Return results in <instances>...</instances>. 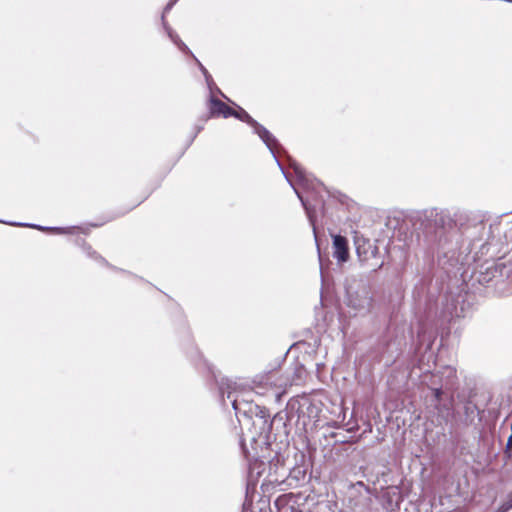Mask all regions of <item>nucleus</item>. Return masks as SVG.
Listing matches in <instances>:
<instances>
[{"instance_id": "1", "label": "nucleus", "mask_w": 512, "mask_h": 512, "mask_svg": "<svg viewBox=\"0 0 512 512\" xmlns=\"http://www.w3.org/2000/svg\"><path fill=\"white\" fill-rule=\"evenodd\" d=\"M208 108L212 117L222 116L224 118H228L231 117L234 112L232 107L215 97L210 98Z\"/></svg>"}, {"instance_id": "4", "label": "nucleus", "mask_w": 512, "mask_h": 512, "mask_svg": "<svg viewBox=\"0 0 512 512\" xmlns=\"http://www.w3.org/2000/svg\"><path fill=\"white\" fill-rule=\"evenodd\" d=\"M80 246L89 257L100 261L101 263H107L106 259L102 257L96 250H94L86 240H82Z\"/></svg>"}, {"instance_id": "10", "label": "nucleus", "mask_w": 512, "mask_h": 512, "mask_svg": "<svg viewBox=\"0 0 512 512\" xmlns=\"http://www.w3.org/2000/svg\"><path fill=\"white\" fill-rule=\"evenodd\" d=\"M176 1H177V0H173V1H171L170 3H168V4H167V6H166V8H165V11L170 10Z\"/></svg>"}, {"instance_id": "6", "label": "nucleus", "mask_w": 512, "mask_h": 512, "mask_svg": "<svg viewBox=\"0 0 512 512\" xmlns=\"http://www.w3.org/2000/svg\"><path fill=\"white\" fill-rule=\"evenodd\" d=\"M227 397H228L229 399H232V405H233V408H234L235 410H238L239 396H238V395L233 396V393H232V392H229Z\"/></svg>"}, {"instance_id": "7", "label": "nucleus", "mask_w": 512, "mask_h": 512, "mask_svg": "<svg viewBox=\"0 0 512 512\" xmlns=\"http://www.w3.org/2000/svg\"><path fill=\"white\" fill-rule=\"evenodd\" d=\"M432 392L435 400L439 403L441 401V396L443 394L442 390L440 388H433Z\"/></svg>"}, {"instance_id": "9", "label": "nucleus", "mask_w": 512, "mask_h": 512, "mask_svg": "<svg viewBox=\"0 0 512 512\" xmlns=\"http://www.w3.org/2000/svg\"><path fill=\"white\" fill-rule=\"evenodd\" d=\"M512 447V434L509 436L507 445H506V451L510 450Z\"/></svg>"}, {"instance_id": "2", "label": "nucleus", "mask_w": 512, "mask_h": 512, "mask_svg": "<svg viewBox=\"0 0 512 512\" xmlns=\"http://www.w3.org/2000/svg\"><path fill=\"white\" fill-rule=\"evenodd\" d=\"M334 257L340 262H345L349 258L348 241L344 236L335 235L333 237Z\"/></svg>"}, {"instance_id": "8", "label": "nucleus", "mask_w": 512, "mask_h": 512, "mask_svg": "<svg viewBox=\"0 0 512 512\" xmlns=\"http://www.w3.org/2000/svg\"><path fill=\"white\" fill-rule=\"evenodd\" d=\"M148 198V195H144L142 197H140L135 203L134 205L131 207V209L139 206L142 202H144L146 199Z\"/></svg>"}, {"instance_id": "5", "label": "nucleus", "mask_w": 512, "mask_h": 512, "mask_svg": "<svg viewBox=\"0 0 512 512\" xmlns=\"http://www.w3.org/2000/svg\"><path fill=\"white\" fill-rule=\"evenodd\" d=\"M231 117H235L239 119L242 122L247 123L251 127H254L257 125V121L254 120L244 109L239 108V110H234Z\"/></svg>"}, {"instance_id": "3", "label": "nucleus", "mask_w": 512, "mask_h": 512, "mask_svg": "<svg viewBox=\"0 0 512 512\" xmlns=\"http://www.w3.org/2000/svg\"><path fill=\"white\" fill-rule=\"evenodd\" d=\"M253 128L256 130V133L270 149H273L277 145L276 139L265 127L257 123V125Z\"/></svg>"}]
</instances>
